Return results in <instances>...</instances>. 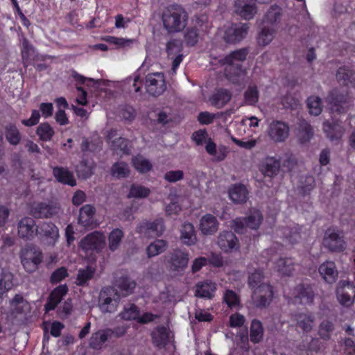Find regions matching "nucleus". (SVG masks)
Wrapping results in <instances>:
<instances>
[{
  "instance_id": "f257e3e1",
  "label": "nucleus",
  "mask_w": 355,
  "mask_h": 355,
  "mask_svg": "<svg viewBox=\"0 0 355 355\" xmlns=\"http://www.w3.org/2000/svg\"><path fill=\"white\" fill-rule=\"evenodd\" d=\"M162 18L164 27L168 33H177L187 26L188 15L182 6L171 5L165 8Z\"/></svg>"
},
{
  "instance_id": "f03ea898",
  "label": "nucleus",
  "mask_w": 355,
  "mask_h": 355,
  "mask_svg": "<svg viewBox=\"0 0 355 355\" xmlns=\"http://www.w3.org/2000/svg\"><path fill=\"white\" fill-rule=\"evenodd\" d=\"M248 54L246 49H241L232 52L222 60L223 64L227 65L226 76L233 83H238L245 75V70L242 68L241 62L245 60Z\"/></svg>"
},
{
  "instance_id": "7ed1b4c3",
  "label": "nucleus",
  "mask_w": 355,
  "mask_h": 355,
  "mask_svg": "<svg viewBox=\"0 0 355 355\" xmlns=\"http://www.w3.org/2000/svg\"><path fill=\"white\" fill-rule=\"evenodd\" d=\"M120 303V295L116 290L107 287L103 288L98 296V307L102 313H114Z\"/></svg>"
},
{
  "instance_id": "20e7f679",
  "label": "nucleus",
  "mask_w": 355,
  "mask_h": 355,
  "mask_svg": "<svg viewBox=\"0 0 355 355\" xmlns=\"http://www.w3.org/2000/svg\"><path fill=\"white\" fill-rule=\"evenodd\" d=\"M20 257L23 267L28 272L35 271L42 260V254L40 250L32 245L22 249Z\"/></svg>"
},
{
  "instance_id": "39448f33",
  "label": "nucleus",
  "mask_w": 355,
  "mask_h": 355,
  "mask_svg": "<svg viewBox=\"0 0 355 355\" xmlns=\"http://www.w3.org/2000/svg\"><path fill=\"white\" fill-rule=\"evenodd\" d=\"M105 245V236L100 232H94L87 234L80 243V247L86 253L98 252Z\"/></svg>"
},
{
  "instance_id": "423d86ee",
  "label": "nucleus",
  "mask_w": 355,
  "mask_h": 355,
  "mask_svg": "<svg viewBox=\"0 0 355 355\" xmlns=\"http://www.w3.org/2000/svg\"><path fill=\"white\" fill-rule=\"evenodd\" d=\"M323 243L332 252H341L346 248L343 232L334 229H328L325 232Z\"/></svg>"
},
{
  "instance_id": "0eeeda50",
  "label": "nucleus",
  "mask_w": 355,
  "mask_h": 355,
  "mask_svg": "<svg viewBox=\"0 0 355 355\" xmlns=\"http://www.w3.org/2000/svg\"><path fill=\"white\" fill-rule=\"evenodd\" d=\"M189 253L180 250H175L167 257L168 268L177 273L182 272L188 266Z\"/></svg>"
},
{
  "instance_id": "6e6552de",
  "label": "nucleus",
  "mask_w": 355,
  "mask_h": 355,
  "mask_svg": "<svg viewBox=\"0 0 355 355\" xmlns=\"http://www.w3.org/2000/svg\"><path fill=\"white\" fill-rule=\"evenodd\" d=\"M216 244L224 252L237 251L240 248L238 238L232 232L227 230L219 233L217 236Z\"/></svg>"
},
{
  "instance_id": "1a4fd4ad",
  "label": "nucleus",
  "mask_w": 355,
  "mask_h": 355,
  "mask_svg": "<svg viewBox=\"0 0 355 355\" xmlns=\"http://www.w3.org/2000/svg\"><path fill=\"white\" fill-rule=\"evenodd\" d=\"M273 297V291L269 284H260L252 294V300L254 306L262 308L268 306Z\"/></svg>"
},
{
  "instance_id": "9d476101",
  "label": "nucleus",
  "mask_w": 355,
  "mask_h": 355,
  "mask_svg": "<svg viewBox=\"0 0 355 355\" xmlns=\"http://www.w3.org/2000/svg\"><path fill=\"white\" fill-rule=\"evenodd\" d=\"M146 87L148 93L152 96H159L166 89L164 74L161 72L152 73L146 78Z\"/></svg>"
},
{
  "instance_id": "9b49d317",
  "label": "nucleus",
  "mask_w": 355,
  "mask_h": 355,
  "mask_svg": "<svg viewBox=\"0 0 355 355\" xmlns=\"http://www.w3.org/2000/svg\"><path fill=\"white\" fill-rule=\"evenodd\" d=\"M249 26L246 23L234 24L229 26L224 34L227 43L236 44L245 38L248 33Z\"/></svg>"
},
{
  "instance_id": "f8f14e48",
  "label": "nucleus",
  "mask_w": 355,
  "mask_h": 355,
  "mask_svg": "<svg viewBox=\"0 0 355 355\" xmlns=\"http://www.w3.org/2000/svg\"><path fill=\"white\" fill-rule=\"evenodd\" d=\"M139 234L146 237L160 236L164 232V221L162 219H156L154 221H142L137 227Z\"/></svg>"
},
{
  "instance_id": "ddd939ff",
  "label": "nucleus",
  "mask_w": 355,
  "mask_h": 355,
  "mask_svg": "<svg viewBox=\"0 0 355 355\" xmlns=\"http://www.w3.org/2000/svg\"><path fill=\"white\" fill-rule=\"evenodd\" d=\"M40 239L47 245H53L56 243L59 232L58 227L51 223H42L37 228Z\"/></svg>"
},
{
  "instance_id": "4468645a",
  "label": "nucleus",
  "mask_w": 355,
  "mask_h": 355,
  "mask_svg": "<svg viewBox=\"0 0 355 355\" xmlns=\"http://www.w3.org/2000/svg\"><path fill=\"white\" fill-rule=\"evenodd\" d=\"M234 12L245 20L251 19L257 12L254 0H236Z\"/></svg>"
},
{
  "instance_id": "2eb2a0df",
  "label": "nucleus",
  "mask_w": 355,
  "mask_h": 355,
  "mask_svg": "<svg viewBox=\"0 0 355 355\" xmlns=\"http://www.w3.org/2000/svg\"><path fill=\"white\" fill-rule=\"evenodd\" d=\"M268 135L274 142H282L289 135V128L284 122L279 121H272L269 125Z\"/></svg>"
},
{
  "instance_id": "dca6fc26",
  "label": "nucleus",
  "mask_w": 355,
  "mask_h": 355,
  "mask_svg": "<svg viewBox=\"0 0 355 355\" xmlns=\"http://www.w3.org/2000/svg\"><path fill=\"white\" fill-rule=\"evenodd\" d=\"M336 296L341 304L350 306L355 298L354 288L349 282H340L336 289Z\"/></svg>"
},
{
  "instance_id": "f3484780",
  "label": "nucleus",
  "mask_w": 355,
  "mask_h": 355,
  "mask_svg": "<svg viewBox=\"0 0 355 355\" xmlns=\"http://www.w3.org/2000/svg\"><path fill=\"white\" fill-rule=\"evenodd\" d=\"M219 225L216 216L211 214H206L200 219L199 230L202 235L211 236L217 232Z\"/></svg>"
},
{
  "instance_id": "a211bd4d",
  "label": "nucleus",
  "mask_w": 355,
  "mask_h": 355,
  "mask_svg": "<svg viewBox=\"0 0 355 355\" xmlns=\"http://www.w3.org/2000/svg\"><path fill=\"white\" fill-rule=\"evenodd\" d=\"M60 207L55 205L44 202H34L31 207V214L35 218H48L57 214Z\"/></svg>"
},
{
  "instance_id": "6ab92c4d",
  "label": "nucleus",
  "mask_w": 355,
  "mask_h": 355,
  "mask_svg": "<svg viewBox=\"0 0 355 355\" xmlns=\"http://www.w3.org/2000/svg\"><path fill=\"white\" fill-rule=\"evenodd\" d=\"M281 164L279 159L273 156L265 157L259 166V170L265 176L273 178L280 171Z\"/></svg>"
},
{
  "instance_id": "aec40b11",
  "label": "nucleus",
  "mask_w": 355,
  "mask_h": 355,
  "mask_svg": "<svg viewBox=\"0 0 355 355\" xmlns=\"http://www.w3.org/2000/svg\"><path fill=\"white\" fill-rule=\"evenodd\" d=\"M37 234L35 220L29 217L23 218L18 223V234L19 237L30 240Z\"/></svg>"
},
{
  "instance_id": "412c9836",
  "label": "nucleus",
  "mask_w": 355,
  "mask_h": 355,
  "mask_svg": "<svg viewBox=\"0 0 355 355\" xmlns=\"http://www.w3.org/2000/svg\"><path fill=\"white\" fill-rule=\"evenodd\" d=\"M297 330H301L304 334L310 332L314 326L315 318L312 314L300 313L293 316Z\"/></svg>"
},
{
  "instance_id": "4be33fe9",
  "label": "nucleus",
  "mask_w": 355,
  "mask_h": 355,
  "mask_svg": "<svg viewBox=\"0 0 355 355\" xmlns=\"http://www.w3.org/2000/svg\"><path fill=\"white\" fill-rule=\"evenodd\" d=\"M314 293L309 286H299L294 291V302L295 304H310L313 302Z\"/></svg>"
},
{
  "instance_id": "5701e85b",
  "label": "nucleus",
  "mask_w": 355,
  "mask_h": 355,
  "mask_svg": "<svg viewBox=\"0 0 355 355\" xmlns=\"http://www.w3.org/2000/svg\"><path fill=\"white\" fill-rule=\"evenodd\" d=\"M323 130L325 132L327 137L331 140L340 139L344 132L345 129L339 121H326L323 124Z\"/></svg>"
},
{
  "instance_id": "b1692460",
  "label": "nucleus",
  "mask_w": 355,
  "mask_h": 355,
  "mask_svg": "<svg viewBox=\"0 0 355 355\" xmlns=\"http://www.w3.org/2000/svg\"><path fill=\"white\" fill-rule=\"evenodd\" d=\"M319 272L323 279L329 283H334L338 278V271L333 261H326L319 267Z\"/></svg>"
},
{
  "instance_id": "393cba45",
  "label": "nucleus",
  "mask_w": 355,
  "mask_h": 355,
  "mask_svg": "<svg viewBox=\"0 0 355 355\" xmlns=\"http://www.w3.org/2000/svg\"><path fill=\"white\" fill-rule=\"evenodd\" d=\"M53 174L55 178L60 182L73 187L76 184L72 172L68 168L64 167L56 166L53 168Z\"/></svg>"
},
{
  "instance_id": "a878e982",
  "label": "nucleus",
  "mask_w": 355,
  "mask_h": 355,
  "mask_svg": "<svg viewBox=\"0 0 355 355\" xmlns=\"http://www.w3.org/2000/svg\"><path fill=\"white\" fill-rule=\"evenodd\" d=\"M216 290V284L211 281L199 282L196 286L195 295L198 297L211 299Z\"/></svg>"
},
{
  "instance_id": "bb28decb",
  "label": "nucleus",
  "mask_w": 355,
  "mask_h": 355,
  "mask_svg": "<svg viewBox=\"0 0 355 355\" xmlns=\"http://www.w3.org/2000/svg\"><path fill=\"white\" fill-rule=\"evenodd\" d=\"M274 268L281 275L290 276L295 270V262L291 258L279 257L275 262Z\"/></svg>"
},
{
  "instance_id": "cd10ccee",
  "label": "nucleus",
  "mask_w": 355,
  "mask_h": 355,
  "mask_svg": "<svg viewBox=\"0 0 355 355\" xmlns=\"http://www.w3.org/2000/svg\"><path fill=\"white\" fill-rule=\"evenodd\" d=\"M112 331L111 329L99 330L94 333L89 339V346L95 349L102 348L104 343L112 336Z\"/></svg>"
},
{
  "instance_id": "c85d7f7f",
  "label": "nucleus",
  "mask_w": 355,
  "mask_h": 355,
  "mask_svg": "<svg viewBox=\"0 0 355 355\" xmlns=\"http://www.w3.org/2000/svg\"><path fill=\"white\" fill-rule=\"evenodd\" d=\"M66 285H60L55 288L50 295L49 302L45 306L46 311L53 310L60 302L64 295L67 293Z\"/></svg>"
},
{
  "instance_id": "c756f323",
  "label": "nucleus",
  "mask_w": 355,
  "mask_h": 355,
  "mask_svg": "<svg viewBox=\"0 0 355 355\" xmlns=\"http://www.w3.org/2000/svg\"><path fill=\"white\" fill-rule=\"evenodd\" d=\"M232 94L227 89L217 90L209 98L211 104L220 109L224 107L231 99Z\"/></svg>"
},
{
  "instance_id": "7c9ffc66",
  "label": "nucleus",
  "mask_w": 355,
  "mask_h": 355,
  "mask_svg": "<svg viewBox=\"0 0 355 355\" xmlns=\"http://www.w3.org/2000/svg\"><path fill=\"white\" fill-rule=\"evenodd\" d=\"M180 239L187 245H193L196 243V234L191 223H186L183 224L181 229Z\"/></svg>"
},
{
  "instance_id": "2f4dec72",
  "label": "nucleus",
  "mask_w": 355,
  "mask_h": 355,
  "mask_svg": "<svg viewBox=\"0 0 355 355\" xmlns=\"http://www.w3.org/2000/svg\"><path fill=\"white\" fill-rule=\"evenodd\" d=\"M13 275L7 269L0 268V297H3L13 286Z\"/></svg>"
},
{
  "instance_id": "473e14b6",
  "label": "nucleus",
  "mask_w": 355,
  "mask_h": 355,
  "mask_svg": "<svg viewBox=\"0 0 355 355\" xmlns=\"http://www.w3.org/2000/svg\"><path fill=\"white\" fill-rule=\"evenodd\" d=\"M168 248V243L164 239H157L150 243L146 248L148 258H152L164 252Z\"/></svg>"
},
{
  "instance_id": "72a5a7b5",
  "label": "nucleus",
  "mask_w": 355,
  "mask_h": 355,
  "mask_svg": "<svg viewBox=\"0 0 355 355\" xmlns=\"http://www.w3.org/2000/svg\"><path fill=\"white\" fill-rule=\"evenodd\" d=\"M282 9L277 6H272L266 12L263 23L275 28L282 19Z\"/></svg>"
},
{
  "instance_id": "f704fd0d",
  "label": "nucleus",
  "mask_w": 355,
  "mask_h": 355,
  "mask_svg": "<svg viewBox=\"0 0 355 355\" xmlns=\"http://www.w3.org/2000/svg\"><path fill=\"white\" fill-rule=\"evenodd\" d=\"M337 80L343 85H349L355 83V71L349 67H340L336 73Z\"/></svg>"
},
{
  "instance_id": "c9c22d12",
  "label": "nucleus",
  "mask_w": 355,
  "mask_h": 355,
  "mask_svg": "<svg viewBox=\"0 0 355 355\" xmlns=\"http://www.w3.org/2000/svg\"><path fill=\"white\" fill-rule=\"evenodd\" d=\"M296 134L301 143H306L312 138L313 132L311 125L303 120L298 123Z\"/></svg>"
},
{
  "instance_id": "e433bc0d",
  "label": "nucleus",
  "mask_w": 355,
  "mask_h": 355,
  "mask_svg": "<svg viewBox=\"0 0 355 355\" xmlns=\"http://www.w3.org/2000/svg\"><path fill=\"white\" fill-rule=\"evenodd\" d=\"M230 199L235 203H243L248 198V191L243 185H234L229 191Z\"/></svg>"
},
{
  "instance_id": "4c0bfd02",
  "label": "nucleus",
  "mask_w": 355,
  "mask_h": 355,
  "mask_svg": "<svg viewBox=\"0 0 355 355\" xmlns=\"http://www.w3.org/2000/svg\"><path fill=\"white\" fill-rule=\"evenodd\" d=\"M348 94L347 92L341 93L338 89H333L327 97V102L331 105V109L333 110L338 111V108H334L340 103H346L347 101Z\"/></svg>"
},
{
  "instance_id": "58836bf2",
  "label": "nucleus",
  "mask_w": 355,
  "mask_h": 355,
  "mask_svg": "<svg viewBox=\"0 0 355 355\" xmlns=\"http://www.w3.org/2000/svg\"><path fill=\"white\" fill-rule=\"evenodd\" d=\"M132 163L134 168L141 173H148L153 167L150 160L141 155L132 157Z\"/></svg>"
},
{
  "instance_id": "ea45409f",
  "label": "nucleus",
  "mask_w": 355,
  "mask_h": 355,
  "mask_svg": "<svg viewBox=\"0 0 355 355\" xmlns=\"http://www.w3.org/2000/svg\"><path fill=\"white\" fill-rule=\"evenodd\" d=\"M95 209L91 205H85L80 209L78 223L83 226H89L94 215Z\"/></svg>"
},
{
  "instance_id": "a19ab883",
  "label": "nucleus",
  "mask_w": 355,
  "mask_h": 355,
  "mask_svg": "<svg viewBox=\"0 0 355 355\" xmlns=\"http://www.w3.org/2000/svg\"><path fill=\"white\" fill-rule=\"evenodd\" d=\"M27 307V302L21 295H16L10 302V312L12 315H17L24 312Z\"/></svg>"
},
{
  "instance_id": "79ce46f5",
  "label": "nucleus",
  "mask_w": 355,
  "mask_h": 355,
  "mask_svg": "<svg viewBox=\"0 0 355 355\" xmlns=\"http://www.w3.org/2000/svg\"><path fill=\"white\" fill-rule=\"evenodd\" d=\"M244 104L248 105H254L259 98V92L256 85H250L243 94Z\"/></svg>"
},
{
  "instance_id": "37998d69",
  "label": "nucleus",
  "mask_w": 355,
  "mask_h": 355,
  "mask_svg": "<svg viewBox=\"0 0 355 355\" xmlns=\"http://www.w3.org/2000/svg\"><path fill=\"white\" fill-rule=\"evenodd\" d=\"M124 237L123 232L120 229L113 230L108 236V245L111 251H115L119 248V246Z\"/></svg>"
},
{
  "instance_id": "c03bdc74",
  "label": "nucleus",
  "mask_w": 355,
  "mask_h": 355,
  "mask_svg": "<svg viewBox=\"0 0 355 355\" xmlns=\"http://www.w3.org/2000/svg\"><path fill=\"white\" fill-rule=\"evenodd\" d=\"M168 336L167 329L164 327H157L152 334L153 343L157 347L165 346L168 342Z\"/></svg>"
},
{
  "instance_id": "a18cd8bd",
  "label": "nucleus",
  "mask_w": 355,
  "mask_h": 355,
  "mask_svg": "<svg viewBox=\"0 0 355 355\" xmlns=\"http://www.w3.org/2000/svg\"><path fill=\"white\" fill-rule=\"evenodd\" d=\"M276 31L277 30L274 27H272L270 28L268 27L263 28L258 35V44L260 46H263L269 44L272 41L276 33Z\"/></svg>"
},
{
  "instance_id": "49530a36",
  "label": "nucleus",
  "mask_w": 355,
  "mask_h": 355,
  "mask_svg": "<svg viewBox=\"0 0 355 355\" xmlns=\"http://www.w3.org/2000/svg\"><path fill=\"white\" fill-rule=\"evenodd\" d=\"M263 336V329L261 322L258 320H253L250 327V340L254 343H259Z\"/></svg>"
},
{
  "instance_id": "de8ad7c7",
  "label": "nucleus",
  "mask_w": 355,
  "mask_h": 355,
  "mask_svg": "<svg viewBox=\"0 0 355 355\" xmlns=\"http://www.w3.org/2000/svg\"><path fill=\"white\" fill-rule=\"evenodd\" d=\"M5 135L6 139L10 144L16 146L19 144L21 141V135L15 125H7L6 126Z\"/></svg>"
},
{
  "instance_id": "09e8293b",
  "label": "nucleus",
  "mask_w": 355,
  "mask_h": 355,
  "mask_svg": "<svg viewBox=\"0 0 355 355\" xmlns=\"http://www.w3.org/2000/svg\"><path fill=\"white\" fill-rule=\"evenodd\" d=\"M116 285L125 295H128L132 293L136 283L128 277L122 276L117 280Z\"/></svg>"
},
{
  "instance_id": "8fccbe9b",
  "label": "nucleus",
  "mask_w": 355,
  "mask_h": 355,
  "mask_svg": "<svg viewBox=\"0 0 355 355\" xmlns=\"http://www.w3.org/2000/svg\"><path fill=\"white\" fill-rule=\"evenodd\" d=\"M103 40L116 45L118 48L122 49L130 48L136 42V40L133 39H125L110 35L103 37Z\"/></svg>"
},
{
  "instance_id": "3c124183",
  "label": "nucleus",
  "mask_w": 355,
  "mask_h": 355,
  "mask_svg": "<svg viewBox=\"0 0 355 355\" xmlns=\"http://www.w3.org/2000/svg\"><path fill=\"white\" fill-rule=\"evenodd\" d=\"M307 106L309 113L314 116H318L322 110L321 98L316 96H311L307 99Z\"/></svg>"
},
{
  "instance_id": "603ef678",
  "label": "nucleus",
  "mask_w": 355,
  "mask_h": 355,
  "mask_svg": "<svg viewBox=\"0 0 355 355\" xmlns=\"http://www.w3.org/2000/svg\"><path fill=\"white\" fill-rule=\"evenodd\" d=\"M262 284H268L265 282V276L261 270H256L251 273L248 277V284L252 289V291Z\"/></svg>"
},
{
  "instance_id": "864d4df0",
  "label": "nucleus",
  "mask_w": 355,
  "mask_h": 355,
  "mask_svg": "<svg viewBox=\"0 0 355 355\" xmlns=\"http://www.w3.org/2000/svg\"><path fill=\"white\" fill-rule=\"evenodd\" d=\"M94 272L95 270L92 267L80 269L77 275L76 284L83 286L87 284L93 277Z\"/></svg>"
},
{
  "instance_id": "5fc2aeb1",
  "label": "nucleus",
  "mask_w": 355,
  "mask_h": 355,
  "mask_svg": "<svg viewBox=\"0 0 355 355\" xmlns=\"http://www.w3.org/2000/svg\"><path fill=\"white\" fill-rule=\"evenodd\" d=\"M112 174L118 178L128 177L130 174L128 165L125 162H117L112 166Z\"/></svg>"
},
{
  "instance_id": "6e6d98bb",
  "label": "nucleus",
  "mask_w": 355,
  "mask_h": 355,
  "mask_svg": "<svg viewBox=\"0 0 355 355\" xmlns=\"http://www.w3.org/2000/svg\"><path fill=\"white\" fill-rule=\"evenodd\" d=\"M139 315V311L134 304L125 306L119 314L121 318L125 320H137Z\"/></svg>"
},
{
  "instance_id": "4d7b16f0",
  "label": "nucleus",
  "mask_w": 355,
  "mask_h": 355,
  "mask_svg": "<svg viewBox=\"0 0 355 355\" xmlns=\"http://www.w3.org/2000/svg\"><path fill=\"white\" fill-rule=\"evenodd\" d=\"M150 193V189L139 184H133L131 186L128 194L129 198H144Z\"/></svg>"
},
{
  "instance_id": "13d9d810",
  "label": "nucleus",
  "mask_w": 355,
  "mask_h": 355,
  "mask_svg": "<svg viewBox=\"0 0 355 355\" xmlns=\"http://www.w3.org/2000/svg\"><path fill=\"white\" fill-rule=\"evenodd\" d=\"M54 132L53 129L46 123H41L37 129V135L43 141H50Z\"/></svg>"
},
{
  "instance_id": "bf43d9fd",
  "label": "nucleus",
  "mask_w": 355,
  "mask_h": 355,
  "mask_svg": "<svg viewBox=\"0 0 355 355\" xmlns=\"http://www.w3.org/2000/svg\"><path fill=\"white\" fill-rule=\"evenodd\" d=\"M334 329V325L332 322L328 320H324L320 324L318 334L321 338L324 340H329Z\"/></svg>"
},
{
  "instance_id": "052dcab7",
  "label": "nucleus",
  "mask_w": 355,
  "mask_h": 355,
  "mask_svg": "<svg viewBox=\"0 0 355 355\" xmlns=\"http://www.w3.org/2000/svg\"><path fill=\"white\" fill-rule=\"evenodd\" d=\"M223 300L230 309L236 308L240 303L239 295L232 290H226L223 294Z\"/></svg>"
},
{
  "instance_id": "680f3d73",
  "label": "nucleus",
  "mask_w": 355,
  "mask_h": 355,
  "mask_svg": "<svg viewBox=\"0 0 355 355\" xmlns=\"http://www.w3.org/2000/svg\"><path fill=\"white\" fill-rule=\"evenodd\" d=\"M262 220L263 216L261 212L254 210L247 217V227L252 230H257L261 225Z\"/></svg>"
},
{
  "instance_id": "e2e57ef3",
  "label": "nucleus",
  "mask_w": 355,
  "mask_h": 355,
  "mask_svg": "<svg viewBox=\"0 0 355 355\" xmlns=\"http://www.w3.org/2000/svg\"><path fill=\"white\" fill-rule=\"evenodd\" d=\"M34 52L33 46L29 44L27 39L23 38L21 40V53L24 63L29 60L30 57L34 54Z\"/></svg>"
},
{
  "instance_id": "0e129e2a",
  "label": "nucleus",
  "mask_w": 355,
  "mask_h": 355,
  "mask_svg": "<svg viewBox=\"0 0 355 355\" xmlns=\"http://www.w3.org/2000/svg\"><path fill=\"white\" fill-rule=\"evenodd\" d=\"M284 235L291 243H296L301 239L300 228L298 227L286 229L284 231Z\"/></svg>"
},
{
  "instance_id": "69168bd1",
  "label": "nucleus",
  "mask_w": 355,
  "mask_h": 355,
  "mask_svg": "<svg viewBox=\"0 0 355 355\" xmlns=\"http://www.w3.org/2000/svg\"><path fill=\"white\" fill-rule=\"evenodd\" d=\"M128 141L121 137H118L116 139H113L112 141V148L114 151H119L124 153L128 151Z\"/></svg>"
},
{
  "instance_id": "338daca9",
  "label": "nucleus",
  "mask_w": 355,
  "mask_h": 355,
  "mask_svg": "<svg viewBox=\"0 0 355 355\" xmlns=\"http://www.w3.org/2000/svg\"><path fill=\"white\" fill-rule=\"evenodd\" d=\"M166 51L168 56L171 58H173L175 55L180 54L181 52V44L179 41L173 40L167 43Z\"/></svg>"
},
{
  "instance_id": "774afa93",
  "label": "nucleus",
  "mask_w": 355,
  "mask_h": 355,
  "mask_svg": "<svg viewBox=\"0 0 355 355\" xmlns=\"http://www.w3.org/2000/svg\"><path fill=\"white\" fill-rule=\"evenodd\" d=\"M76 171L78 176L87 179L92 175L93 168L91 166H88L85 162H82L77 166Z\"/></svg>"
}]
</instances>
